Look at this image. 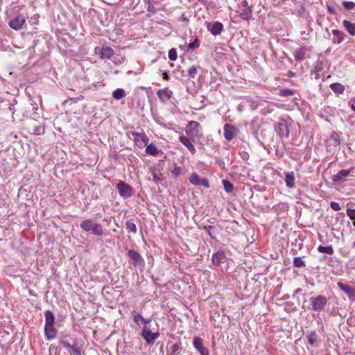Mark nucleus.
I'll use <instances>...</instances> for the list:
<instances>
[{
  "label": "nucleus",
  "mask_w": 355,
  "mask_h": 355,
  "mask_svg": "<svg viewBox=\"0 0 355 355\" xmlns=\"http://www.w3.org/2000/svg\"><path fill=\"white\" fill-rule=\"evenodd\" d=\"M293 94V90L290 89H284L280 91V95L282 96H288Z\"/></svg>",
  "instance_id": "nucleus-40"
},
{
  "label": "nucleus",
  "mask_w": 355,
  "mask_h": 355,
  "mask_svg": "<svg viewBox=\"0 0 355 355\" xmlns=\"http://www.w3.org/2000/svg\"><path fill=\"white\" fill-rule=\"evenodd\" d=\"M200 126V125L198 122L191 121L187 123L185 128V133L190 138L196 137L199 134Z\"/></svg>",
  "instance_id": "nucleus-3"
},
{
  "label": "nucleus",
  "mask_w": 355,
  "mask_h": 355,
  "mask_svg": "<svg viewBox=\"0 0 355 355\" xmlns=\"http://www.w3.org/2000/svg\"><path fill=\"white\" fill-rule=\"evenodd\" d=\"M114 54V51L110 47H103L100 53L101 58H110Z\"/></svg>",
  "instance_id": "nucleus-21"
},
{
  "label": "nucleus",
  "mask_w": 355,
  "mask_h": 355,
  "mask_svg": "<svg viewBox=\"0 0 355 355\" xmlns=\"http://www.w3.org/2000/svg\"><path fill=\"white\" fill-rule=\"evenodd\" d=\"M223 183L224 189L227 192L230 193L233 191L234 187L231 182L225 180L223 181Z\"/></svg>",
  "instance_id": "nucleus-36"
},
{
  "label": "nucleus",
  "mask_w": 355,
  "mask_h": 355,
  "mask_svg": "<svg viewBox=\"0 0 355 355\" xmlns=\"http://www.w3.org/2000/svg\"><path fill=\"white\" fill-rule=\"evenodd\" d=\"M343 25L345 30L349 33V35L352 36L355 35V24L348 20H343Z\"/></svg>",
  "instance_id": "nucleus-18"
},
{
  "label": "nucleus",
  "mask_w": 355,
  "mask_h": 355,
  "mask_svg": "<svg viewBox=\"0 0 355 355\" xmlns=\"http://www.w3.org/2000/svg\"><path fill=\"white\" fill-rule=\"evenodd\" d=\"M172 94V91L169 90L168 87L159 89L157 92L158 98L162 103H166L168 100H169L171 98Z\"/></svg>",
  "instance_id": "nucleus-13"
},
{
  "label": "nucleus",
  "mask_w": 355,
  "mask_h": 355,
  "mask_svg": "<svg viewBox=\"0 0 355 355\" xmlns=\"http://www.w3.org/2000/svg\"><path fill=\"white\" fill-rule=\"evenodd\" d=\"M45 316V324H55V317L53 313L47 310L44 313Z\"/></svg>",
  "instance_id": "nucleus-23"
},
{
  "label": "nucleus",
  "mask_w": 355,
  "mask_h": 355,
  "mask_svg": "<svg viewBox=\"0 0 355 355\" xmlns=\"http://www.w3.org/2000/svg\"><path fill=\"white\" fill-rule=\"evenodd\" d=\"M146 152L148 155L156 156L158 154L159 150L153 144H150L146 146Z\"/></svg>",
  "instance_id": "nucleus-24"
},
{
  "label": "nucleus",
  "mask_w": 355,
  "mask_h": 355,
  "mask_svg": "<svg viewBox=\"0 0 355 355\" xmlns=\"http://www.w3.org/2000/svg\"><path fill=\"white\" fill-rule=\"evenodd\" d=\"M332 33L334 36L333 39V42L334 44H340L343 41L345 37L344 33L339 30H333Z\"/></svg>",
  "instance_id": "nucleus-19"
},
{
  "label": "nucleus",
  "mask_w": 355,
  "mask_h": 355,
  "mask_svg": "<svg viewBox=\"0 0 355 355\" xmlns=\"http://www.w3.org/2000/svg\"><path fill=\"white\" fill-rule=\"evenodd\" d=\"M353 225L355 226V220H353Z\"/></svg>",
  "instance_id": "nucleus-56"
},
{
  "label": "nucleus",
  "mask_w": 355,
  "mask_h": 355,
  "mask_svg": "<svg viewBox=\"0 0 355 355\" xmlns=\"http://www.w3.org/2000/svg\"><path fill=\"white\" fill-rule=\"evenodd\" d=\"M132 135L135 138V141L137 145L140 147H144L147 146L148 142V139L147 136L144 133H140L137 132H132Z\"/></svg>",
  "instance_id": "nucleus-10"
},
{
  "label": "nucleus",
  "mask_w": 355,
  "mask_h": 355,
  "mask_svg": "<svg viewBox=\"0 0 355 355\" xmlns=\"http://www.w3.org/2000/svg\"><path fill=\"white\" fill-rule=\"evenodd\" d=\"M78 340L77 338H75L73 340V345L70 348L73 355H81V348L78 346Z\"/></svg>",
  "instance_id": "nucleus-28"
},
{
  "label": "nucleus",
  "mask_w": 355,
  "mask_h": 355,
  "mask_svg": "<svg viewBox=\"0 0 355 355\" xmlns=\"http://www.w3.org/2000/svg\"><path fill=\"white\" fill-rule=\"evenodd\" d=\"M223 257V252H217L214 254L212 257V262L214 265H219L221 262V260Z\"/></svg>",
  "instance_id": "nucleus-31"
},
{
  "label": "nucleus",
  "mask_w": 355,
  "mask_h": 355,
  "mask_svg": "<svg viewBox=\"0 0 355 355\" xmlns=\"http://www.w3.org/2000/svg\"><path fill=\"white\" fill-rule=\"evenodd\" d=\"M141 321L142 323H144L145 324H148L150 322L149 320L145 319L144 318H141Z\"/></svg>",
  "instance_id": "nucleus-52"
},
{
  "label": "nucleus",
  "mask_w": 355,
  "mask_h": 355,
  "mask_svg": "<svg viewBox=\"0 0 355 355\" xmlns=\"http://www.w3.org/2000/svg\"><path fill=\"white\" fill-rule=\"evenodd\" d=\"M200 184H202L205 187L208 188L209 187V182L206 179H203L202 182L200 181Z\"/></svg>",
  "instance_id": "nucleus-50"
},
{
  "label": "nucleus",
  "mask_w": 355,
  "mask_h": 355,
  "mask_svg": "<svg viewBox=\"0 0 355 355\" xmlns=\"http://www.w3.org/2000/svg\"><path fill=\"white\" fill-rule=\"evenodd\" d=\"M189 181L191 184L194 185H199L200 184V179L198 175L196 173H193L191 175L189 178Z\"/></svg>",
  "instance_id": "nucleus-32"
},
{
  "label": "nucleus",
  "mask_w": 355,
  "mask_h": 355,
  "mask_svg": "<svg viewBox=\"0 0 355 355\" xmlns=\"http://www.w3.org/2000/svg\"><path fill=\"white\" fill-rule=\"evenodd\" d=\"M180 141L193 154L196 153V148H195L194 146L192 144L191 140L187 137L180 136Z\"/></svg>",
  "instance_id": "nucleus-16"
},
{
  "label": "nucleus",
  "mask_w": 355,
  "mask_h": 355,
  "mask_svg": "<svg viewBox=\"0 0 355 355\" xmlns=\"http://www.w3.org/2000/svg\"><path fill=\"white\" fill-rule=\"evenodd\" d=\"M148 10L149 11H154V7H153V5L149 4V5H148Z\"/></svg>",
  "instance_id": "nucleus-53"
},
{
  "label": "nucleus",
  "mask_w": 355,
  "mask_h": 355,
  "mask_svg": "<svg viewBox=\"0 0 355 355\" xmlns=\"http://www.w3.org/2000/svg\"><path fill=\"white\" fill-rule=\"evenodd\" d=\"M25 22L26 17L23 15H18L16 17L9 21L8 25L12 29L19 31Z\"/></svg>",
  "instance_id": "nucleus-6"
},
{
  "label": "nucleus",
  "mask_w": 355,
  "mask_h": 355,
  "mask_svg": "<svg viewBox=\"0 0 355 355\" xmlns=\"http://www.w3.org/2000/svg\"><path fill=\"white\" fill-rule=\"evenodd\" d=\"M180 20L186 22L187 24L189 22V19L187 17L184 13L182 14Z\"/></svg>",
  "instance_id": "nucleus-49"
},
{
  "label": "nucleus",
  "mask_w": 355,
  "mask_h": 355,
  "mask_svg": "<svg viewBox=\"0 0 355 355\" xmlns=\"http://www.w3.org/2000/svg\"><path fill=\"white\" fill-rule=\"evenodd\" d=\"M285 182L286 187L288 188H293L295 186V176L293 172L285 173Z\"/></svg>",
  "instance_id": "nucleus-17"
},
{
  "label": "nucleus",
  "mask_w": 355,
  "mask_h": 355,
  "mask_svg": "<svg viewBox=\"0 0 355 355\" xmlns=\"http://www.w3.org/2000/svg\"><path fill=\"white\" fill-rule=\"evenodd\" d=\"M276 132L281 137H288L289 135V129L285 120L282 119L275 127Z\"/></svg>",
  "instance_id": "nucleus-9"
},
{
  "label": "nucleus",
  "mask_w": 355,
  "mask_h": 355,
  "mask_svg": "<svg viewBox=\"0 0 355 355\" xmlns=\"http://www.w3.org/2000/svg\"><path fill=\"white\" fill-rule=\"evenodd\" d=\"M141 335L148 345H153L159 336V333L158 331L152 333L148 328L144 327Z\"/></svg>",
  "instance_id": "nucleus-5"
},
{
  "label": "nucleus",
  "mask_w": 355,
  "mask_h": 355,
  "mask_svg": "<svg viewBox=\"0 0 355 355\" xmlns=\"http://www.w3.org/2000/svg\"><path fill=\"white\" fill-rule=\"evenodd\" d=\"M60 344L66 349H70L71 345L67 340H66L64 338L60 340Z\"/></svg>",
  "instance_id": "nucleus-45"
},
{
  "label": "nucleus",
  "mask_w": 355,
  "mask_h": 355,
  "mask_svg": "<svg viewBox=\"0 0 355 355\" xmlns=\"http://www.w3.org/2000/svg\"><path fill=\"white\" fill-rule=\"evenodd\" d=\"M329 12H332V9H330V8H329Z\"/></svg>",
  "instance_id": "nucleus-58"
},
{
  "label": "nucleus",
  "mask_w": 355,
  "mask_h": 355,
  "mask_svg": "<svg viewBox=\"0 0 355 355\" xmlns=\"http://www.w3.org/2000/svg\"><path fill=\"white\" fill-rule=\"evenodd\" d=\"M306 49L304 47H300L295 52L294 56L297 60H302L304 58Z\"/></svg>",
  "instance_id": "nucleus-26"
},
{
  "label": "nucleus",
  "mask_w": 355,
  "mask_h": 355,
  "mask_svg": "<svg viewBox=\"0 0 355 355\" xmlns=\"http://www.w3.org/2000/svg\"><path fill=\"white\" fill-rule=\"evenodd\" d=\"M112 96L116 100H120L125 96L124 89L118 88L112 92Z\"/></svg>",
  "instance_id": "nucleus-25"
},
{
  "label": "nucleus",
  "mask_w": 355,
  "mask_h": 355,
  "mask_svg": "<svg viewBox=\"0 0 355 355\" xmlns=\"http://www.w3.org/2000/svg\"><path fill=\"white\" fill-rule=\"evenodd\" d=\"M172 174L175 176H179L181 174V168L175 166L173 170L171 171Z\"/></svg>",
  "instance_id": "nucleus-46"
},
{
  "label": "nucleus",
  "mask_w": 355,
  "mask_h": 355,
  "mask_svg": "<svg viewBox=\"0 0 355 355\" xmlns=\"http://www.w3.org/2000/svg\"><path fill=\"white\" fill-rule=\"evenodd\" d=\"M318 250L321 253H326L328 254H333L334 252V250L331 246H322L320 245L318 248Z\"/></svg>",
  "instance_id": "nucleus-30"
},
{
  "label": "nucleus",
  "mask_w": 355,
  "mask_h": 355,
  "mask_svg": "<svg viewBox=\"0 0 355 355\" xmlns=\"http://www.w3.org/2000/svg\"><path fill=\"white\" fill-rule=\"evenodd\" d=\"M201 355H209V350L207 348H205V347H202L200 349H199V350H198Z\"/></svg>",
  "instance_id": "nucleus-48"
},
{
  "label": "nucleus",
  "mask_w": 355,
  "mask_h": 355,
  "mask_svg": "<svg viewBox=\"0 0 355 355\" xmlns=\"http://www.w3.org/2000/svg\"><path fill=\"white\" fill-rule=\"evenodd\" d=\"M252 10L250 7L246 8L240 14V17L244 20H249L252 17Z\"/></svg>",
  "instance_id": "nucleus-29"
},
{
  "label": "nucleus",
  "mask_w": 355,
  "mask_h": 355,
  "mask_svg": "<svg viewBox=\"0 0 355 355\" xmlns=\"http://www.w3.org/2000/svg\"><path fill=\"white\" fill-rule=\"evenodd\" d=\"M311 302L312 304V309L314 311L320 313L324 309V306L327 303V300L322 295H318L316 297H311Z\"/></svg>",
  "instance_id": "nucleus-2"
},
{
  "label": "nucleus",
  "mask_w": 355,
  "mask_h": 355,
  "mask_svg": "<svg viewBox=\"0 0 355 355\" xmlns=\"http://www.w3.org/2000/svg\"><path fill=\"white\" fill-rule=\"evenodd\" d=\"M352 108L355 110V107L354 106V105L352 106Z\"/></svg>",
  "instance_id": "nucleus-55"
},
{
  "label": "nucleus",
  "mask_w": 355,
  "mask_h": 355,
  "mask_svg": "<svg viewBox=\"0 0 355 355\" xmlns=\"http://www.w3.org/2000/svg\"><path fill=\"white\" fill-rule=\"evenodd\" d=\"M223 28V25L222 23L216 21L211 26V27L209 28V31L214 35H217L221 33Z\"/></svg>",
  "instance_id": "nucleus-20"
},
{
  "label": "nucleus",
  "mask_w": 355,
  "mask_h": 355,
  "mask_svg": "<svg viewBox=\"0 0 355 355\" xmlns=\"http://www.w3.org/2000/svg\"><path fill=\"white\" fill-rule=\"evenodd\" d=\"M163 79L165 80H168L169 79V77H168V73L166 71V72H164L163 73Z\"/></svg>",
  "instance_id": "nucleus-51"
},
{
  "label": "nucleus",
  "mask_w": 355,
  "mask_h": 355,
  "mask_svg": "<svg viewBox=\"0 0 355 355\" xmlns=\"http://www.w3.org/2000/svg\"><path fill=\"white\" fill-rule=\"evenodd\" d=\"M337 284L339 288L342 290L349 298L355 299V290L353 288L341 282H338Z\"/></svg>",
  "instance_id": "nucleus-12"
},
{
  "label": "nucleus",
  "mask_w": 355,
  "mask_h": 355,
  "mask_svg": "<svg viewBox=\"0 0 355 355\" xmlns=\"http://www.w3.org/2000/svg\"><path fill=\"white\" fill-rule=\"evenodd\" d=\"M116 188L119 191V195L123 198H130L132 194V189L131 187L123 181H120L116 184Z\"/></svg>",
  "instance_id": "nucleus-4"
},
{
  "label": "nucleus",
  "mask_w": 355,
  "mask_h": 355,
  "mask_svg": "<svg viewBox=\"0 0 355 355\" xmlns=\"http://www.w3.org/2000/svg\"><path fill=\"white\" fill-rule=\"evenodd\" d=\"M28 131L31 134L40 135L44 132V128L42 125H37V122L33 121H31V124L28 127Z\"/></svg>",
  "instance_id": "nucleus-14"
},
{
  "label": "nucleus",
  "mask_w": 355,
  "mask_h": 355,
  "mask_svg": "<svg viewBox=\"0 0 355 355\" xmlns=\"http://www.w3.org/2000/svg\"><path fill=\"white\" fill-rule=\"evenodd\" d=\"M44 334L47 340H52L56 336V329L54 324H45Z\"/></svg>",
  "instance_id": "nucleus-15"
},
{
  "label": "nucleus",
  "mask_w": 355,
  "mask_h": 355,
  "mask_svg": "<svg viewBox=\"0 0 355 355\" xmlns=\"http://www.w3.org/2000/svg\"><path fill=\"white\" fill-rule=\"evenodd\" d=\"M153 180L157 184H159L162 182V179L161 178V177L158 174H157L155 173H153Z\"/></svg>",
  "instance_id": "nucleus-43"
},
{
  "label": "nucleus",
  "mask_w": 355,
  "mask_h": 355,
  "mask_svg": "<svg viewBox=\"0 0 355 355\" xmlns=\"http://www.w3.org/2000/svg\"><path fill=\"white\" fill-rule=\"evenodd\" d=\"M343 7L347 10H352L355 8V3L353 1H344L343 3Z\"/></svg>",
  "instance_id": "nucleus-38"
},
{
  "label": "nucleus",
  "mask_w": 355,
  "mask_h": 355,
  "mask_svg": "<svg viewBox=\"0 0 355 355\" xmlns=\"http://www.w3.org/2000/svg\"><path fill=\"white\" fill-rule=\"evenodd\" d=\"M125 227L129 232H132L134 234L137 232V227L134 223L128 220L125 223Z\"/></svg>",
  "instance_id": "nucleus-33"
},
{
  "label": "nucleus",
  "mask_w": 355,
  "mask_h": 355,
  "mask_svg": "<svg viewBox=\"0 0 355 355\" xmlns=\"http://www.w3.org/2000/svg\"><path fill=\"white\" fill-rule=\"evenodd\" d=\"M350 172L348 169L340 170L332 177V180L336 183L343 182L349 175Z\"/></svg>",
  "instance_id": "nucleus-11"
},
{
  "label": "nucleus",
  "mask_w": 355,
  "mask_h": 355,
  "mask_svg": "<svg viewBox=\"0 0 355 355\" xmlns=\"http://www.w3.org/2000/svg\"><path fill=\"white\" fill-rule=\"evenodd\" d=\"M80 227L86 232H90L96 236L107 235L108 232L103 226L92 219H86L80 223Z\"/></svg>",
  "instance_id": "nucleus-1"
},
{
  "label": "nucleus",
  "mask_w": 355,
  "mask_h": 355,
  "mask_svg": "<svg viewBox=\"0 0 355 355\" xmlns=\"http://www.w3.org/2000/svg\"><path fill=\"white\" fill-rule=\"evenodd\" d=\"M242 5H243V6L247 7V8H248V7H249V6H248V1H245V0H244V1L242 2Z\"/></svg>",
  "instance_id": "nucleus-54"
},
{
  "label": "nucleus",
  "mask_w": 355,
  "mask_h": 355,
  "mask_svg": "<svg viewBox=\"0 0 355 355\" xmlns=\"http://www.w3.org/2000/svg\"><path fill=\"white\" fill-rule=\"evenodd\" d=\"M177 58H178V55H177V51H176L175 49L173 48V49H170L168 51V58L171 60L174 61V60H177Z\"/></svg>",
  "instance_id": "nucleus-39"
},
{
  "label": "nucleus",
  "mask_w": 355,
  "mask_h": 355,
  "mask_svg": "<svg viewBox=\"0 0 355 355\" xmlns=\"http://www.w3.org/2000/svg\"><path fill=\"white\" fill-rule=\"evenodd\" d=\"M193 346L197 349L199 350V349L202 348L203 346L202 340L200 338L196 337L193 339Z\"/></svg>",
  "instance_id": "nucleus-34"
},
{
  "label": "nucleus",
  "mask_w": 355,
  "mask_h": 355,
  "mask_svg": "<svg viewBox=\"0 0 355 355\" xmlns=\"http://www.w3.org/2000/svg\"><path fill=\"white\" fill-rule=\"evenodd\" d=\"M308 343L312 346L318 347L320 341L318 338L317 334L315 332H311L308 336Z\"/></svg>",
  "instance_id": "nucleus-22"
},
{
  "label": "nucleus",
  "mask_w": 355,
  "mask_h": 355,
  "mask_svg": "<svg viewBox=\"0 0 355 355\" xmlns=\"http://www.w3.org/2000/svg\"><path fill=\"white\" fill-rule=\"evenodd\" d=\"M199 67L193 66L188 71V75L190 78H194L198 72Z\"/></svg>",
  "instance_id": "nucleus-35"
},
{
  "label": "nucleus",
  "mask_w": 355,
  "mask_h": 355,
  "mask_svg": "<svg viewBox=\"0 0 355 355\" xmlns=\"http://www.w3.org/2000/svg\"><path fill=\"white\" fill-rule=\"evenodd\" d=\"M354 103L355 104V99L354 100Z\"/></svg>",
  "instance_id": "nucleus-59"
},
{
  "label": "nucleus",
  "mask_w": 355,
  "mask_h": 355,
  "mask_svg": "<svg viewBox=\"0 0 355 355\" xmlns=\"http://www.w3.org/2000/svg\"><path fill=\"white\" fill-rule=\"evenodd\" d=\"M293 265L295 267H303L305 266V262L300 257H295L293 260Z\"/></svg>",
  "instance_id": "nucleus-37"
},
{
  "label": "nucleus",
  "mask_w": 355,
  "mask_h": 355,
  "mask_svg": "<svg viewBox=\"0 0 355 355\" xmlns=\"http://www.w3.org/2000/svg\"><path fill=\"white\" fill-rule=\"evenodd\" d=\"M353 247L355 248V241L353 243Z\"/></svg>",
  "instance_id": "nucleus-57"
},
{
  "label": "nucleus",
  "mask_w": 355,
  "mask_h": 355,
  "mask_svg": "<svg viewBox=\"0 0 355 355\" xmlns=\"http://www.w3.org/2000/svg\"><path fill=\"white\" fill-rule=\"evenodd\" d=\"M132 315L134 318V321L136 323H138L139 320H141V318H143L140 314L137 313L135 311L132 312Z\"/></svg>",
  "instance_id": "nucleus-44"
},
{
  "label": "nucleus",
  "mask_w": 355,
  "mask_h": 355,
  "mask_svg": "<svg viewBox=\"0 0 355 355\" xmlns=\"http://www.w3.org/2000/svg\"><path fill=\"white\" fill-rule=\"evenodd\" d=\"M331 89L337 94H342L345 90V87L340 83H332L330 85Z\"/></svg>",
  "instance_id": "nucleus-27"
},
{
  "label": "nucleus",
  "mask_w": 355,
  "mask_h": 355,
  "mask_svg": "<svg viewBox=\"0 0 355 355\" xmlns=\"http://www.w3.org/2000/svg\"><path fill=\"white\" fill-rule=\"evenodd\" d=\"M199 46L198 40V39H196L194 42H190L189 44V47L191 49H193Z\"/></svg>",
  "instance_id": "nucleus-47"
},
{
  "label": "nucleus",
  "mask_w": 355,
  "mask_h": 355,
  "mask_svg": "<svg viewBox=\"0 0 355 355\" xmlns=\"http://www.w3.org/2000/svg\"><path fill=\"white\" fill-rule=\"evenodd\" d=\"M224 137L227 141H231L235 137L238 130L234 125L226 123L223 127Z\"/></svg>",
  "instance_id": "nucleus-7"
},
{
  "label": "nucleus",
  "mask_w": 355,
  "mask_h": 355,
  "mask_svg": "<svg viewBox=\"0 0 355 355\" xmlns=\"http://www.w3.org/2000/svg\"><path fill=\"white\" fill-rule=\"evenodd\" d=\"M128 254L132 261V265L135 267L143 266L144 259L138 252L133 250H130L128 251Z\"/></svg>",
  "instance_id": "nucleus-8"
},
{
  "label": "nucleus",
  "mask_w": 355,
  "mask_h": 355,
  "mask_svg": "<svg viewBox=\"0 0 355 355\" xmlns=\"http://www.w3.org/2000/svg\"><path fill=\"white\" fill-rule=\"evenodd\" d=\"M330 207L334 211H340L341 209L339 203L336 202H331L330 204Z\"/></svg>",
  "instance_id": "nucleus-42"
},
{
  "label": "nucleus",
  "mask_w": 355,
  "mask_h": 355,
  "mask_svg": "<svg viewBox=\"0 0 355 355\" xmlns=\"http://www.w3.org/2000/svg\"><path fill=\"white\" fill-rule=\"evenodd\" d=\"M347 216L352 220H355V209H348L347 210Z\"/></svg>",
  "instance_id": "nucleus-41"
}]
</instances>
